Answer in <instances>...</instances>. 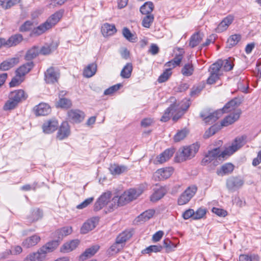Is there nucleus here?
Here are the masks:
<instances>
[{"label":"nucleus","instance_id":"obj_1","mask_svg":"<svg viewBox=\"0 0 261 261\" xmlns=\"http://www.w3.org/2000/svg\"><path fill=\"white\" fill-rule=\"evenodd\" d=\"M190 106V101L188 99L182 101L180 105L173 104L167 108L161 118V121L166 122L169 120L171 114L173 115V120L177 121L188 110Z\"/></svg>","mask_w":261,"mask_h":261},{"label":"nucleus","instance_id":"obj_2","mask_svg":"<svg viewBox=\"0 0 261 261\" xmlns=\"http://www.w3.org/2000/svg\"><path fill=\"white\" fill-rule=\"evenodd\" d=\"M143 192L141 189H130L124 192L120 196H115L112 199V206H122L126 203L136 199Z\"/></svg>","mask_w":261,"mask_h":261},{"label":"nucleus","instance_id":"obj_3","mask_svg":"<svg viewBox=\"0 0 261 261\" xmlns=\"http://www.w3.org/2000/svg\"><path fill=\"white\" fill-rule=\"evenodd\" d=\"M63 12L58 11L51 15L46 21L33 30V33L39 35L54 26L61 18Z\"/></svg>","mask_w":261,"mask_h":261},{"label":"nucleus","instance_id":"obj_4","mask_svg":"<svg viewBox=\"0 0 261 261\" xmlns=\"http://www.w3.org/2000/svg\"><path fill=\"white\" fill-rule=\"evenodd\" d=\"M199 148V145L197 143L184 147L181 151L177 153L176 160L178 162H181L191 159L195 156Z\"/></svg>","mask_w":261,"mask_h":261},{"label":"nucleus","instance_id":"obj_5","mask_svg":"<svg viewBox=\"0 0 261 261\" xmlns=\"http://www.w3.org/2000/svg\"><path fill=\"white\" fill-rule=\"evenodd\" d=\"M220 148H215L208 151L204 158L201 161V165L205 166L211 163L214 166H216L221 163V159L219 158Z\"/></svg>","mask_w":261,"mask_h":261},{"label":"nucleus","instance_id":"obj_6","mask_svg":"<svg viewBox=\"0 0 261 261\" xmlns=\"http://www.w3.org/2000/svg\"><path fill=\"white\" fill-rule=\"evenodd\" d=\"M223 114V112L221 109L214 112H211L210 110H206L201 112L200 115L205 123H213L220 118Z\"/></svg>","mask_w":261,"mask_h":261},{"label":"nucleus","instance_id":"obj_7","mask_svg":"<svg viewBox=\"0 0 261 261\" xmlns=\"http://www.w3.org/2000/svg\"><path fill=\"white\" fill-rule=\"evenodd\" d=\"M111 197V193L110 192H107L102 194L95 203L94 210L95 211H99L108 204H109V206L111 208H116V207L112 206V200H110Z\"/></svg>","mask_w":261,"mask_h":261},{"label":"nucleus","instance_id":"obj_8","mask_svg":"<svg viewBox=\"0 0 261 261\" xmlns=\"http://www.w3.org/2000/svg\"><path fill=\"white\" fill-rule=\"evenodd\" d=\"M197 188L195 186L188 188L179 196L177 202L180 205L187 203L195 194Z\"/></svg>","mask_w":261,"mask_h":261},{"label":"nucleus","instance_id":"obj_9","mask_svg":"<svg viewBox=\"0 0 261 261\" xmlns=\"http://www.w3.org/2000/svg\"><path fill=\"white\" fill-rule=\"evenodd\" d=\"M243 184L244 180L238 177H230L226 180L227 188L231 192L240 188Z\"/></svg>","mask_w":261,"mask_h":261},{"label":"nucleus","instance_id":"obj_10","mask_svg":"<svg viewBox=\"0 0 261 261\" xmlns=\"http://www.w3.org/2000/svg\"><path fill=\"white\" fill-rule=\"evenodd\" d=\"M45 80L47 83L57 82L60 76V73L57 69L53 67L49 68L45 72Z\"/></svg>","mask_w":261,"mask_h":261},{"label":"nucleus","instance_id":"obj_11","mask_svg":"<svg viewBox=\"0 0 261 261\" xmlns=\"http://www.w3.org/2000/svg\"><path fill=\"white\" fill-rule=\"evenodd\" d=\"M68 119L72 123H79L84 118V113L79 110H71L68 112Z\"/></svg>","mask_w":261,"mask_h":261},{"label":"nucleus","instance_id":"obj_12","mask_svg":"<svg viewBox=\"0 0 261 261\" xmlns=\"http://www.w3.org/2000/svg\"><path fill=\"white\" fill-rule=\"evenodd\" d=\"M59 126L58 121L54 118L45 121L42 125V129L45 134H51L56 130Z\"/></svg>","mask_w":261,"mask_h":261},{"label":"nucleus","instance_id":"obj_13","mask_svg":"<svg viewBox=\"0 0 261 261\" xmlns=\"http://www.w3.org/2000/svg\"><path fill=\"white\" fill-rule=\"evenodd\" d=\"M99 218L98 217H93L88 219L82 225L81 228V232L83 234H86L92 230L96 227Z\"/></svg>","mask_w":261,"mask_h":261},{"label":"nucleus","instance_id":"obj_14","mask_svg":"<svg viewBox=\"0 0 261 261\" xmlns=\"http://www.w3.org/2000/svg\"><path fill=\"white\" fill-rule=\"evenodd\" d=\"M174 152V149H167L163 152L157 156L153 161L154 164H162L168 161L173 154Z\"/></svg>","mask_w":261,"mask_h":261},{"label":"nucleus","instance_id":"obj_15","mask_svg":"<svg viewBox=\"0 0 261 261\" xmlns=\"http://www.w3.org/2000/svg\"><path fill=\"white\" fill-rule=\"evenodd\" d=\"M70 134L69 124L67 122H62L57 133V137L60 140L67 138Z\"/></svg>","mask_w":261,"mask_h":261},{"label":"nucleus","instance_id":"obj_16","mask_svg":"<svg viewBox=\"0 0 261 261\" xmlns=\"http://www.w3.org/2000/svg\"><path fill=\"white\" fill-rule=\"evenodd\" d=\"M154 192L150 196V200L152 202H156L162 198L166 194L167 190L165 187L158 186L154 189Z\"/></svg>","mask_w":261,"mask_h":261},{"label":"nucleus","instance_id":"obj_17","mask_svg":"<svg viewBox=\"0 0 261 261\" xmlns=\"http://www.w3.org/2000/svg\"><path fill=\"white\" fill-rule=\"evenodd\" d=\"M34 111L36 116H44L51 112L49 106L46 103H40L34 108Z\"/></svg>","mask_w":261,"mask_h":261},{"label":"nucleus","instance_id":"obj_18","mask_svg":"<svg viewBox=\"0 0 261 261\" xmlns=\"http://www.w3.org/2000/svg\"><path fill=\"white\" fill-rule=\"evenodd\" d=\"M173 172L172 167H166L158 169L155 173V176L158 177L160 180H163L168 178Z\"/></svg>","mask_w":261,"mask_h":261},{"label":"nucleus","instance_id":"obj_19","mask_svg":"<svg viewBox=\"0 0 261 261\" xmlns=\"http://www.w3.org/2000/svg\"><path fill=\"white\" fill-rule=\"evenodd\" d=\"M241 113V110H238L234 113L230 114L222 121L221 125L223 126H227L232 124L239 119Z\"/></svg>","mask_w":261,"mask_h":261},{"label":"nucleus","instance_id":"obj_20","mask_svg":"<svg viewBox=\"0 0 261 261\" xmlns=\"http://www.w3.org/2000/svg\"><path fill=\"white\" fill-rule=\"evenodd\" d=\"M233 19V16L231 15L225 17L218 25L216 31L220 33L226 30L229 25L232 23Z\"/></svg>","mask_w":261,"mask_h":261},{"label":"nucleus","instance_id":"obj_21","mask_svg":"<svg viewBox=\"0 0 261 261\" xmlns=\"http://www.w3.org/2000/svg\"><path fill=\"white\" fill-rule=\"evenodd\" d=\"M98 245H94L86 249V250L80 256V259L82 261L86 260L93 256L99 250Z\"/></svg>","mask_w":261,"mask_h":261},{"label":"nucleus","instance_id":"obj_22","mask_svg":"<svg viewBox=\"0 0 261 261\" xmlns=\"http://www.w3.org/2000/svg\"><path fill=\"white\" fill-rule=\"evenodd\" d=\"M19 62L18 58H12L4 61L0 64V70H7Z\"/></svg>","mask_w":261,"mask_h":261},{"label":"nucleus","instance_id":"obj_23","mask_svg":"<svg viewBox=\"0 0 261 261\" xmlns=\"http://www.w3.org/2000/svg\"><path fill=\"white\" fill-rule=\"evenodd\" d=\"M9 96L18 103L20 101L25 100L28 95L23 90H18L12 92Z\"/></svg>","mask_w":261,"mask_h":261},{"label":"nucleus","instance_id":"obj_24","mask_svg":"<svg viewBox=\"0 0 261 261\" xmlns=\"http://www.w3.org/2000/svg\"><path fill=\"white\" fill-rule=\"evenodd\" d=\"M34 66V63L32 61L29 62L25 64L20 66L16 71V73H17L23 77V76L30 71Z\"/></svg>","mask_w":261,"mask_h":261},{"label":"nucleus","instance_id":"obj_25","mask_svg":"<svg viewBox=\"0 0 261 261\" xmlns=\"http://www.w3.org/2000/svg\"><path fill=\"white\" fill-rule=\"evenodd\" d=\"M40 241V237L35 234L25 239L22 245L24 247L28 248L36 245Z\"/></svg>","mask_w":261,"mask_h":261},{"label":"nucleus","instance_id":"obj_26","mask_svg":"<svg viewBox=\"0 0 261 261\" xmlns=\"http://www.w3.org/2000/svg\"><path fill=\"white\" fill-rule=\"evenodd\" d=\"M234 169V166L231 163H226L222 165L220 168L217 169V174L223 176L226 174L231 173Z\"/></svg>","mask_w":261,"mask_h":261},{"label":"nucleus","instance_id":"obj_27","mask_svg":"<svg viewBox=\"0 0 261 261\" xmlns=\"http://www.w3.org/2000/svg\"><path fill=\"white\" fill-rule=\"evenodd\" d=\"M59 244L58 240L52 241L42 246L40 248V251H42L43 253L45 255L46 253L53 251L59 246Z\"/></svg>","mask_w":261,"mask_h":261},{"label":"nucleus","instance_id":"obj_28","mask_svg":"<svg viewBox=\"0 0 261 261\" xmlns=\"http://www.w3.org/2000/svg\"><path fill=\"white\" fill-rule=\"evenodd\" d=\"M116 32V29L114 24L106 23L101 27V33L104 36L113 35Z\"/></svg>","mask_w":261,"mask_h":261},{"label":"nucleus","instance_id":"obj_29","mask_svg":"<svg viewBox=\"0 0 261 261\" xmlns=\"http://www.w3.org/2000/svg\"><path fill=\"white\" fill-rule=\"evenodd\" d=\"M45 257L40 248L36 252H33L28 255L24 259V261H42Z\"/></svg>","mask_w":261,"mask_h":261},{"label":"nucleus","instance_id":"obj_30","mask_svg":"<svg viewBox=\"0 0 261 261\" xmlns=\"http://www.w3.org/2000/svg\"><path fill=\"white\" fill-rule=\"evenodd\" d=\"M203 38V34L200 32H197L194 34L190 38L189 41V46L194 48L197 46L201 41Z\"/></svg>","mask_w":261,"mask_h":261},{"label":"nucleus","instance_id":"obj_31","mask_svg":"<svg viewBox=\"0 0 261 261\" xmlns=\"http://www.w3.org/2000/svg\"><path fill=\"white\" fill-rule=\"evenodd\" d=\"M246 136H242L237 137L230 147L235 152L241 148L246 143Z\"/></svg>","mask_w":261,"mask_h":261},{"label":"nucleus","instance_id":"obj_32","mask_svg":"<svg viewBox=\"0 0 261 261\" xmlns=\"http://www.w3.org/2000/svg\"><path fill=\"white\" fill-rule=\"evenodd\" d=\"M22 40V36L20 34L12 36L8 40H6L5 46L11 47L19 44Z\"/></svg>","mask_w":261,"mask_h":261},{"label":"nucleus","instance_id":"obj_33","mask_svg":"<svg viewBox=\"0 0 261 261\" xmlns=\"http://www.w3.org/2000/svg\"><path fill=\"white\" fill-rule=\"evenodd\" d=\"M96 70L97 65L93 63L90 64L84 69L83 75L86 77H91L95 74Z\"/></svg>","mask_w":261,"mask_h":261},{"label":"nucleus","instance_id":"obj_34","mask_svg":"<svg viewBox=\"0 0 261 261\" xmlns=\"http://www.w3.org/2000/svg\"><path fill=\"white\" fill-rule=\"evenodd\" d=\"M109 170L113 175H119L126 171L127 168L124 165L113 164L110 166Z\"/></svg>","mask_w":261,"mask_h":261},{"label":"nucleus","instance_id":"obj_35","mask_svg":"<svg viewBox=\"0 0 261 261\" xmlns=\"http://www.w3.org/2000/svg\"><path fill=\"white\" fill-rule=\"evenodd\" d=\"M154 9V5L151 2H145L140 8V11L143 15L152 14Z\"/></svg>","mask_w":261,"mask_h":261},{"label":"nucleus","instance_id":"obj_36","mask_svg":"<svg viewBox=\"0 0 261 261\" xmlns=\"http://www.w3.org/2000/svg\"><path fill=\"white\" fill-rule=\"evenodd\" d=\"M79 242L78 240H72L69 243H65L61 248V250L63 252H69L76 248Z\"/></svg>","mask_w":261,"mask_h":261},{"label":"nucleus","instance_id":"obj_37","mask_svg":"<svg viewBox=\"0 0 261 261\" xmlns=\"http://www.w3.org/2000/svg\"><path fill=\"white\" fill-rule=\"evenodd\" d=\"M39 54V47L34 46L27 51L25 56V59L27 61H31L38 56Z\"/></svg>","mask_w":261,"mask_h":261},{"label":"nucleus","instance_id":"obj_38","mask_svg":"<svg viewBox=\"0 0 261 261\" xmlns=\"http://www.w3.org/2000/svg\"><path fill=\"white\" fill-rule=\"evenodd\" d=\"M154 211L148 210L140 214L137 218V222H145L150 219L154 215Z\"/></svg>","mask_w":261,"mask_h":261},{"label":"nucleus","instance_id":"obj_39","mask_svg":"<svg viewBox=\"0 0 261 261\" xmlns=\"http://www.w3.org/2000/svg\"><path fill=\"white\" fill-rule=\"evenodd\" d=\"M133 70V65L130 63H127L122 69L120 75L122 78L128 79L132 74Z\"/></svg>","mask_w":261,"mask_h":261},{"label":"nucleus","instance_id":"obj_40","mask_svg":"<svg viewBox=\"0 0 261 261\" xmlns=\"http://www.w3.org/2000/svg\"><path fill=\"white\" fill-rule=\"evenodd\" d=\"M218 61L221 62L222 67H223V70L225 71L231 70L234 66L233 59L231 58H229L228 59L224 60H219Z\"/></svg>","mask_w":261,"mask_h":261},{"label":"nucleus","instance_id":"obj_41","mask_svg":"<svg viewBox=\"0 0 261 261\" xmlns=\"http://www.w3.org/2000/svg\"><path fill=\"white\" fill-rule=\"evenodd\" d=\"M71 232L72 227L66 226L57 230L56 232V234L58 236L59 239H62L63 237L69 235Z\"/></svg>","mask_w":261,"mask_h":261},{"label":"nucleus","instance_id":"obj_42","mask_svg":"<svg viewBox=\"0 0 261 261\" xmlns=\"http://www.w3.org/2000/svg\"><path fill=\"white\" fill-rule=\"evenodd\" d=\"M142 18V25L146 28H149L154 20V15L153 14L145 15Z\"/></svg>","mask_w":261,"mask_h":261},{"label":"nucleus","instance_id":"obj_43","mask_svg":"<svg viewBox=\"0 0 261 261\" xmlns=\"http://www.w3.org/2000/svg\"><path fill=\"white\" fill-rule=\"evenodd\" d=\"M131 237V234L128 231H123L120 233L116 238V242L119 245L125 242Z\"/></svg>","mask_w":261,"mask_h":261},{"label":"nucleus","instance_id":"obj_44","mask_svg":"<svg viewBox=\"0 0 261 261\" xmlns=\"http://www.w3.org/2000/svg\"><path fill=\"white\" fill-rule=\"evenodd\" d=\"M194 67L192 64H186L182 67L181 72L185 76H189L192 75L194 71Z\"/></svg>","mask_w":261,"mask_h":261},{"label":"nucleus","instance_id":"obj_45","mask_svg":"<svg viewBox=\"0 0 261 261\" xmlns=\"http://www.w3.org/2000/svg\"><path fill=\"white\" fill-rule=\"evenodd\" d=\"M189 134V130L187 128H184L179 130L174 136V140L175 142H179L185 139Z\"/></svg>","mask_w":261,"mask_h":261},{"label":"nucleus","instance_id":"obj_46","mask_svg":"<svg viewBox=\"0 0 261 261\" xmlns=\"http://www.w3.org/2000/svg\"><path fill=\"white\" fill-rule=\"evenodd\" d=\"M241 36L239 34L232 35L227 40V45L229 47L236 45L241 40Z\"/></svg>","mask_w":261,"mask_h":261},{"label":"nucleus","instance_id":"obj_47","mask_svg":"<svg viewBox=\"0 0 261 261\" xmlns=\"http://www.w3.org/2000/svg\"><path fill=\"white\" fill-rule=\"evenodd\" d=\"M235 151L229 146L226 148L222 152L220 151L219 158L221 159V163L225 160L228 156L232 154Z\"/></svg>","mask_w":261,"mask_h":261},{"label":"nucleus","instance_id":"obj_48","mask_svg":"<svg viewBox=\"0 0 261 261\" xmlns=\"http://www.w3.org/2000/svg\"><path fill=\"white\" fill-rule=\"evenodd\" d=\"M172 72L171 68L166 69L162 74L159 77L158 81L160 83H164L167 81L169 77L171 75Z\"/></svg>","mask_w":261,"mask_h":261},{"label":"nucleus","instance_id":"obj_49","mask_svg":"<svg viewBox=\"0 0 261 261\" xmlns=\"http://www.w3.org/2000/svg\"><path fill=\"white\" fill-rule=\"evenodd\" d=\"M221 67L222 64L221 63V62L217 61L210 66L209 71L210 72V73L220 75V72Z\"/></svg>","mask_w":261,"mask_h":261},{"label":"nucleus","instance_id":"obj_50","mask_svg":"<svg viewBox=\"0 0 261 261\" xmlns=\"http://www.w3.org/2000/svg\"><path fill=\"white\" fill-rule=\"evenodd\" d=\"M259 257L257 255L242 254L239 256V261H259Z\"/></svg>","mask_w":261,"mask_h":261},{"label":"nucleus","instance_id":"obj_51","mask_svg":"<svg viewBox=\"0 0 261 261\" xmlns=\"http://www.w3.org/2000/svg\"><path fill=\"white\" fill-rule=\"evenodd\" d=\"M71 101L65 98H60L58 101L57 106L62 108H69L71 106Z\"/></svg>","mask_w":261,"mask_h":261},{"label":"nucleus","instance_id":"obj_52","mask_svg":"<svg viewBox=\"0 0 261 261\" xmlns=\"http://www.w3.org/2000/svg\"><path fill=\"white\" fill-rule=\"evenodd\" d=\"M20 0H6L1 1L0 5L5 9H9L14 5L19 3Z\"/></svg>","mask_w":261,"mask_h":261},{"label":"nucleus","instance_id":"obj_53","mask_svg":"<svg viewBox=\"0 0 261 261\" xmlns=\"http://www.w3.org/2000/svg\"><path fill=\"white\" fill-rule=\"evenodd\" d=\"M24 78L20 75L16 73V76H14L9 83L11 87H14L18 86L23 81Z\"/></svg>","mask_w":261,"mask_h":261},{"label":"nucleus","instance_id":"obj_54","mask_svg":"<svg viewBox=\"0 0 261 261\" xmlns=\"http://www.w3.org/2000/svg\"><path fill=\"white\" fill-rule=\"evenodd\" d=\"M237 105L236 101L235 100H231L228 102H227L222 108V109H221L222 110V112L224 113H227L229 111L233 110Z\"/></svg>","mask_w":261,"mask_h":261},{"label":"nucleus","instance_id":"obj_55","mask_svg":"<svg viewBox=\"0 0 261 261\" xmlns=\"http://www.w3.org/2000/svg\"><path fill=\"white\" fill-rule=\"evenodd\" d=\"M237 105L236 101L235 100H231L228 102H227L222 108V109H221L222 110V112L224 113H227L229 111L233 110Z\"/></svg>","mask_w":261,"mask_h":261},{"label":"nucleus","instance_id":"obj_56","mask_svg":"<svg viewBox=\"0 0 261 261\" xmlns=\"http://www.w3.org/2000/svg\"><path fill=\"white\" fill-rule=\"evenodd\" d=\"M162 249V246L161 245H151L147 247L142 252L143 253H149L152 252H158L161 251Z\"/></svg>","mask_w":261,"mask_h":261},{"label":"nucleus","instance_id":"obj_57","mask_svg":"<svg viewBox=\"0 0 261 261\" xmlns=\"http://www.w3.org/2000/svg\"><path fill=\"white\" fill-rule=\"evenodd\" d=\"M122 248V245L120 246L118 243L115 242L108 250L109 254L113 255L118 252Z\"/></svg>","mask_w":261,"mask_h":261},{"label":"nucleus","instance_id":"obj_58","mask_svg":"<svg viewBox=\"0 0 261 261\" xmlns=\"http://www.w3.org/2000/svg\"><path fill=\"white\" fill-rule=\"evenodd\" d=\"M17 105L18 103L9 96V99L5 103L4 107V109L5 110H10L13 109Z\"/></svg>","mask_w":261,"mask_h":261},{"label":"nucleus","instance_id":"obj_59","mask_svg":"<svg viewBox=\"0 0 261 261\" xmlns=\"http://www.w3.org/2000/svg\"><path fill=\"white\" fill-rule=\"evenodd\" d=\"M122 34L123 36L128 41L134 42L135 38H134V35L130 32L129 30L127 28H124L122 30Z\"/></svg>","mask_w":261,"mask_h":261},{"label":"nucleus","instance_id":"obj_60","mask_svg":"<svg viewBox=\"0 0 261 261\" xmlns=\"http://www.w3.org/2000/svg\"><path fill=\"white\" fill-rule=\"evenodd\" d=\"M122 87V85L121 84H117L114 86L110 87V88L107 89L104 91V94L106 95H111L117 90H118L120 88Z\"/></svg>","mask_w":261,"mask_h":261},{"label":"nucleus","instance_id":"obj_61","mask_svg":"<svg viewBox=\"0 0 261 261\" xmlns=\"http://www.w3.org/2000/svg\"><path fill=\"white\" fill-rule=\"evenodd\" d=\"M42 217V212L39 209H35L32 211V216L30 220L32 221L38 220Z\"/></svg>","mask_w":261,"mask_h":261},{"label":"nucleus","instance_id":"obj_62","mask_svg":"<svg viewBox=\"0 0 261 261\" xmlns=\"http://www.w3.org/2000/svg\"><path fill=\"white\" fill-rule=\"evenodd\" d=\"M218 130V128L215 125L212 126L207 130H206L204 135V138H208L214 135Z\"/></svg>","mask_w":261,"mask_h":261},{"label":"nucleus","instance_id":"obj_63","mask_svg":"<svg viewBox=\"0 0 261 261\" xmlns=\"http://www.w3.org/2000/svg\"><path fill=\"white\" fill-rule=\"evenodd\" d=\"M22 248L19 246H15L13 249L11 250H7L6 251H5V253L7 254V255H9L10 254H19L22 252Z\"/></svg>","mask_w":261,"mask_h":261},{"label":"nucleus","instance_id":"obj_64","mask_svg":"<svg viewBox=\"0 0 261 261\" xmlns=\"http://www.w3.org/2000/svg\"><path fill=\"white\" fill-rule=\"evenodd\" d=\"M206 214L205 209L199 208L197 211L194 212V219H200L203 217Z\"/></svg>","mask_w":261,"mask_h":261}]
</instances>
